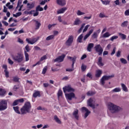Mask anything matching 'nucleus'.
<instances>
[{"label": "nucleus", "instance_id": "14", "mask_svg": "<svg viewBox=\"0 0 129 129\" xmlns=\"http://www.w3.org/2000/svg\"><path fill=\"white\" fill-rule=\"evenodd\" d=\"M56 3L58 6L64 7L66 5V1L65 0H56Z\"/></svg>", "mask_w": 129, "mask_h": 129}, {"label": "nucleus", "instance_id": "50", "mask_svg": "<svg viewBox=\"0 0 129 129\" xmlns=\"http://www.w3.org/2000/svg\"><path fill=\"white\" fill-rule=\"evenodd\" d=\"M110 36V34L109 32H106L103 34L104 38H108V37H109Z\"/></svg>", "mask_w": 129, "mask_h": 129}, {"label": "nucleus", "instance_id": "27", "mask_svg": "<svg viewBox=\"0 0 129 129\" xmlns=\"http://www.w3.org/2000/svg\"><path fill=\"white\" fill-rule=\"evenodd\" d=\"M33 97H34L35 98H36V97H37V96H38V97H41V94L40 93V91H36V92L33 94Z\"/></svg>", "mask_w": 129, "mask_h": 129}, {"label": "nucleus", "instance_id": "39", "mask_svg": "<svg viewBox=\"0 0 129 129\" xmlns=\"http://www.w3.org/2000/svg\"><path fill=\"white\" fill-rule=\"evenodd\" d=\"M87 94L88 96H92V95H94L95 93L93 91H90L87 92Z\"/></svg>", "mask_w": 129, "mask_h": 129}, {"label": "nucleus", "instance_id": "32", "mask_svg": "<svg viewBox=\"0 0 129 129\" xmlns=\"http://www.w3.org/2000/svg\"><path fill=\"white\" fill-rule=\"evenodd\" d=\"M127 25H128V21H124L122 24H121V26L122 28H125L127 26Z\"/></svg>", "mask_w": 129, "mask_h": 129}, {"label": "nucleus", "instance_id": "53", "mask_svg": "<svg viewBox=\"0 0 129 129\" xmlns=\"http://www.w3.org/2000/svg\"><path fill=\"white\" fill-rule=\"evenodd\" d=\"M115 51H116V47H114L113 49L112 52L111 53V56H113L114 54H115Z\"/></svg>", "mask_w": 129, "mask_h": 129}, {"label": "nucleus", "instance_id": "46", "mask_svg": "<svg viewBox=\"0 0 129 129\" xmlns=\"http://www.w3.org/2000/svg\"><path fill=\"white\" fill-rule=\"evenodd\" d=\"M62 94H63V92H62V90H59L57 93L58 97H60V96H62Z\"/></svg>", "mask_w": 129, "mask_h": 129}, {"label": "nucleus", "instance_id": "8", "mask_svg": "<svg viewBox=\"0 0 129 129\" xmlns=\"http://www.w3.org/2000/svg\"><path fill=\"white\" fill-rule=\"evenodd\" d=\"M62 89L64 93H66L67 91L68 92H74L75 91L74 89L72 88L70 86H66L63 87Z\"/></svg>", "mask_w": 129, "mask_h": 129}, {"label": "nucleus", "instance_id": "49", "mask_svg": "<svg viewBox=\"0 0 129 129\" xmlns=\"http://www.w3.org/2000/svg\"><path fill=\"white\" fill-rule=\"evenodd\" d=\"M19 104V101L18 100H16L14 101V102L12 104L13 106H16V105H18Z\"/></svg>", "mask_w": 129, "mask_h": 129}, {"label": "nucleus", "instance_id": "36", "mask_svg": "<svg viewBox=\"0 0 129 129\" xmlns=\"http://www.w3.org/2000/svg\"><path fill=\"white\" fill-rule=\"evenodd\" d=\"M13 81L14 82H19L20 78L19 77L16 76V77H13Z\"/></svg>", "mask_w": 129, "mask_h": 129}, {"label": "nucleus", "instance_id": "38", "mask_svg": "<svg viewBox=\"0 0 129 129\" xmlns=\"http://www.w3.org/2000/svg\"><path fill=\"white\" fill-rule=\"evenodd\" d=\"M101 1L103 5H105V6H107V5H109V3H110V1H103V0H101Z\"/></svg>", "mask_w": 129, "mask_h": 129}, {"label": "nucleus", "instance_id": "5", "mask_svg": "<svg viewBox=\"0 0 129 129\" xmlns=\"http://www.w3.org/2000/svg\"><path fill=\"white\" fill-rule=\"evenodd\" d=\"M114 77V75H112L111 76H106L105 75L102 77L100 80V83L101 85H104L105 84V81L109 80V79H111V78H113Z\"/></svg>", "mask_w": 129, "mask_h": 129}, {"label": "nucleus", "instance_id": "47", "mask_svg": "<svg viewBox=\"0 0 129 129\" xmlns=\"http://www.w3.org/2000/svg\"><path fill=\"white\" fill-rule=\"evenodd\" d=\"M20 88V86L18 85H15L13 87V90H14V91H17V90H18V89H19Z\"/></svg>", "mask_w": 129, "mask_h": 129}, {"label": "nucleus", "instance_id": "17", "mask_svg": "<svg viewBox=\"0 0 129 129\" xmlns=\"http://www.w3.org/2000/svg\"><path fill=\"white\" fill-rule=\"evenodd\" d=\"M101 74H102V71L101 70H98L96 71L95 77L99 78L101 76Z\"/></svg>", "mask_w": 129, "mask_h": 129}, {"label": "nucleus", "instance_id": "56", "mask_svg": "<svg viewBox=\"0 0 129 129\" xmlns=\"http://www.w3.org/2000/svg\"><path fill=\"white\" fill-rule=\"evenodd\" d=\"M117 38H118V36H113L112 37H111L110 40L111 41H113V40H115V39H117Z\"/></svg>", "mask_w": 129, "mask_h": 129}, {"label": "nucleus", "instance_id": "60", "mask_svg": "<svg viewBox=\"0 0 129 129\" xmlns=\"http://www.w3.org/2000/svg\"><path fill=\"white\" fill-rule=\"evenodd\" d=\"M18 43H20V44H24V41L21 39V38H19L18 39Z\"/></svg>", "mask_w": 129, "mask_h": 129}, {"label": "nucleus", "instance_id": "51", "mask_svg": "<svg viewBox=\"0 0 129 129\" xmlns=\"http://www.w3.org/2000/svg\"><path fill=\"white\" fill-rule=\"evenodd\" d=\"M78 16H82V15H85V13L82 12L80 10H78L77 12Z\"/></svg>", "mask_w": 129, "mask_h": 129}, {"label": "nucleus", "instance_id": "62", "mask_svg": "<svg viewBox=\"0 0 129 129\" xmlns=\"http://www.w3.org/2000/svg\"><path fill=\"white\" fill-rule=\"evenodd\" d=\"M2 23L3 24H4V25H5V26H9V23L7 22V21H2Z\"/></svg>", "mask_w": 129, "mask_h": 129}, {"label": "nucleus", "instance_id": "3", "mask_svg": "<svg viewBox=\"0 0 129 129\" xmlns=\"http://www.w3.org/2000/svg\"><path fill=\"white\" fill-rule=\"evenodd\" d=\"M12 59L18 62V63H21L24 60V55L22 53H18L15 55H12Z\"/></svg>", "mask_w": 129, "mask_h": 129}, {"label": "nucleus", "instance_id": "34", "mask_svg": "<svg viewBox=\"0 0 129 129\" xmlns=\"http://www.w3.org/2000/svg\"><path fill=\"white\" fill-rule=\"evenodd\" d=\"M84 27H85V23L83 24L80 29L78 30V33L79 34H80V33L82 32V30H83V28H84Z\"/></svg>", "mask_w": 129, "mask_h": 129}, {"label": "nucleus", "instance_id": "18", "mask_svg": "<svg viewBox=\"0 0 129 129\" xmlns=\"http://www.w3.org/2000/svg\"><path fill=\"white\" fill-rule=\"evenodd\" d=\"M26 42L28 43V44H31V45H33L37 42V39L34 38L31 41L28 38H26Z\"/></svg>", "mask_w": 129, "mask_h": 129}, {"label": "nucleus", "instance_id": "40", "mask_svg": "<svg viewBox=\"0 0 129 129\" xmlns=\"http://www.w3.org/2000/svg\"><path fill=\"white\" fill-rule=\"evenodd\" d=\"M121 89L119 88H116L112 90L113 92H120L121 91Z\"/></svg>", "mask_w": 129, "mask_h": 129}, {"label": "nucleus", "instance_id": "24", "mask_svg": "<svg viewBox=\"0 0 129 129\" xmlns=\"http://www.w3.org/2000/svg\"><path fill=\"white\" fill-rule=\"evenodd\" d=\"M35 7V3H33L32 4L28 3L27 4V8L29 9L28 11L29 10H32L33 8Z\"/></svg>", "mask_w": 129, "mask_h": 129}, {"label": "nucleus", "instance_id": "44", "mask_svg": "<svg viewBox=\"0 0 129 129\" xmlns=\"http://www.w3.org/2000/svg\"><path fill=\"white\" fill-rule=\"evenodd\" d=\"M98 35L97 34V32H94L93 35H92V38L93 39H96L97 38Z\"/></svg>", "mask_w": 129, "mask_h": 129}, {"label": "nucleus", "instance_id": "15", "mask_svg": "<svg viewBox=\"0 0 129 129\" xmlns=\"http://www.w3.org/2000/svg\"><path fill=\"white\" fill-rule=\"evenodd\" d=\"M93 101V100H92V99L90 98L88 101V105L90 107H92L93 109H95V105L92 104Z\"/></svg>", "mask_w": 129, "mask_h": 129}, {"label": "nucleus", "instance_id": "7", "mask_svg": "<svg viewBox=\"0 0 129 129\" xmlns=\"http://www.w3.org/2000/svg\"><path fill=\"white\" fill-rule=\"evenodd\" d=\"M65 95H66V97L69 100H72V98H75V99H77V98L75 97V94H74V93L65 94Z\"/></svg>", "mask_w": 129, "mask_h": 129}, {"label": "nucleus", "instance_id": "9", "mask_svg": "<svg viewBox=\"0 0 129 129\" xmlns=\"http://www.w3.org/2000/svg\"><path fill=\"white\" fill-rule=\"evenodd\" d=\"M66 57V55L62 54L61 55L57 57L56 58L54 59V62H58L60 63L61 62H63L64 61V58Z\"/></svg>", "mask_w": 129, "mask_h": 129}, {"label": "nucleus", "instance_id": "43", "mask_svg": "<svg viewBox=\"0 0 129 129\" xmlns=\"http://www.w3.org/2000/svg\"><path fill=\"white\" fill-rule=\"evenodd\" d=\"M25 13L26 15H33V13H35V10H31L29 12L25 11Z\"/></svg>", "mask_w": 129, "mask_h": 129}, {"label": "nucleus", "instance_id": "16", "mask_svg": "<svg viewBox=\"0 0 129 129\" xmlns=\"http://www.w3.org/2000/svg\"><path fill=\"white\" fill-rule=\"evenodd\" d=\"M53 119L56 123H58V124H62V121H61V120L59 119L57 115H54L53 116Z\"/></svg>", "mask_w": 129, "mask_h": 129}, {"label": "nucleus", "instance_id": "48", "mask_svg": "<svg viewBox=\"0 0 129 129\" xmlns=\"http://www.w3.org/2000/svg\"><path fill=\"white\" fill-rule=\"evenodd\" d=\"M25 49L26 50V52H30V51H31V48H30V46H29V45L28 44L25 46Z\"/></svg>", "mask_w": 129, "mask_h": 129}, {"label": "nucleus", "instance_id": "57", "mask_svg": "<svg viewBox=\"0 0 129 129\" xmlns=\"http://www.w3.org/2000/svg\"><path fill=\"white\" fill-rule=\"evenodd\" d=\"M87 77H89V78H90L91 79H92V75L90 73H88L87 74Z\"/></svg>", "mask_w": 129, "mask_h": 129}, {"label": "nucleus", "instance_id": "45", "mask_svg": "<svg viewBox=\"0 0 129 129\" xmlns=\"http://www.w3.org/2000/svg\"><path fill=\"white\" fill-rule=\"evenodd\" d=\"M20 16H22L21 12H18L16 13V14H13V17H15V18H18V17H20Z\"/></svg>", "mask_w": 129, "mask_h": 129}, {"label": "nucleus", "instance_id": "31", "mask_svg": "<svg viewBox=\"0 0 129 129\" xmlns=\"http://www.w3.org/2000/svg\"><path fill=\"white\" fill-rule=\"evenodd\" d=\"M121 86L123 91H125V92H127V88L126 87V86L124 85V84H122V83L121 84Z\"/></svg>", "mask_w": 129, "mask_h": 129}, {"label": "nucleus", "instance_id": "11", "mask_svg": "<svg viewBox=\"0 0 129 129\" xmlns=\"http://www.w3.org/2000/svg\"><path fill=\"white\" fill-rule=\"evenodd\" d=\"M33 22H34L35 26V30H39L40 29V27H41V22L38 21L36 19H33Z\"/></svg>", "mask_w": 129, "mask_h": 129}, {"label": "nucleus", "instance_id": "28", "mask_svg": "<svg viewBox=\"0 0 129 129\" xmlns=\"http://www.w3.org/2000/svg\"><path fill=\"white\" fill-rule=\"evenodd\" d=\"M82 39H83V34H81L77 39V42L79 43H82Z\"/></svg>", "mask_w": 129, "mask_h": 129}, {"label": "nucleus", "instance_id": "2", "mask_svg": "<svg viewBox=\"0 0 129 129\" xmlns=\"http://www.w3.org/2000/svg\"><path fill=\"white\" fill-rule=\"evenodd\" d=\"M108 109L111 113H115L118 112L120 110V107L111 103L109 102L108 103Z\"/></svg>", "mask_w": 129, "mask_h": 129}, {"label": "nucleus", "instance_id": "54", "mask_svg": "<svg viewBox=\"0 0 129 129\" xmlns=\"http://www.w3.org/2000/svg\"><path fill=\"white\" fill-rule=\"evenodd\" d=\"M66 71L68 72H72V71H74V67H72V69H67Z\"/></svg>", "mask_w": 129, "mask_h": 129}, {"label": "nucleus", "instance_id": "42", "mask_svg": "<svg viewBox=\"0 0 129 129\" xmlns=\"http://www.w3.org/2000/svg\"><path fill=\"white\" fill-rule=\"evenodd\" d=\"M6 94V91L3 89H0V95L3 96Z\"/></svg>", "mask_w": 129, "mask_h": 129}, {"label": "nucleus", "instance_id": "19", "mask_svg": "<svg viewBox=\"0 0 129 129\" xmlns=\"http://www.w3.org/2000/svg\"><path fill=\"white\" fill-rule=\"evenodd\" d=\"M68 59H70V60L72 61V67H74V64H75V62H76V57L68 56Z\"/></svg>", "mask_w": 129, "mask_h": 129}, {"label": "nucleus", "instance_id": "13", "mask_svg": "<svg viewBox=\"0 0 129 129\" xmlns=\"http://www.w3.org/2000/svg\"><path fill=\"white\" fill-rule=\"evenodd\" d=\"M78 109L75 110V111L73 112V116L77 120H79V115L78 114Z\"/></svg>", "mask_w": 129, "mask_h": 129}, {"label": "nucleus", "instance_id": "52", "mask_svg": "<svg viewBox=\"0 0 129 129\" xmlns=\"http://www.w3.org/2000/svg\"><path fill=\"white\" fill-rule=\"evenodd\" d=\"M89 25H87L85 27V28L84 29L83 31V33H85L87 30H88V28H89Z\"/></svg>", "mask_w": 129, "mask_h": 129}, {"label": "nucleus", "instance_id": "55", "mask_svg": "<svg viewBox=\"0 0 129 129\" xmlns=\"http://www.w3.org/2000/svg\"><path fill=\"white\" fill-rule=\"evenodd\" d=\"M4 72H5V76L7 78H9V71L8 70H4Z\"/></svg>", "mask_w": 129, "mask_h": 129}, {"label": "nucleus", "instance_id": "30", "mask_svg": "<svg viewBox=\"0 0 129 129\" xmlns=\"http://www.w3.org/2000/svg\"><path fill=\"white\" fill-rule=\"evenodd\" d=\"M43 11H44V9L40 5H38L36 8V12H43Z\"/></svg>", "mask_w": 129, "mask_h": 129}, {"label": "nucleus", "instance_id": "29", "mask_svg": "<svg viewBox=\"0 0 129 129\" xmlns=\"http://www.w3.org/2000/svg\"><path fill=\"white\" fill-rule=\"evenodd\" d=\"M118 35L120 36V38L122 39V40H125V39H126V35H125V34H123L121 33H119Z\"/></svg>", "mask_w": 129, "mask_h": 129}, {"label": "nucleus", "instance_id": "41", "mask_svg": "<svg viewBox=\"0 0 129 129\" xmlns=\"http://www.w3.org/2000/svg\"><path fill=\"white\" fill-rule=\"evenodd\" d=\"M86 68H87V67L86 66H85V64H82L81 70L83 72H84V71H85V70H86Z\"/></svg>", "mask_w": 129, "mask_h": 129}, {"label": "nucleus", "instance_id": "4", "mask_svg": "<svg viewBox=\"0 0 129 129\" xmlns=\"http://www.w3.org/2000/svg\"><path fill=\"white\" fill-rule=\"evenodd\" d=\"M8 108V100H2L0 101V111L6 110Z\"/></svg>", "mask_w": 129, "mask_h": 129}, {"label": "nucleus", "instance_id": "33", "mask_svg": "<svg viewBox=\"0 0 129 129\" xmlns=\"http://www.w3.org/2000/svg\"><path fill=\"white\" fill-rule=\"evenodd\" d=\"M54 37H55V35H50L46 38V41H50V40H52V39H54Z\"/></svg>", "mask_w": 129, "mask_h": 129}, {"label": "nucleus", "instance_id": "59", "mask_svg": "<svg viewBox=\"0 0 129 129\" xmlns=\"http://www.w3.org/2000/svg\"><path fill=\"white\" fill-rule=\"evenodd\" d=\"M8 62L11 65H13V64H14V61H13L11 58H8Z\"/></svg>", "mask_w": 129, "mask_h": 129}, {"label": "nucleus", "instance_id": "25", "mask_svg": "<svg viewBox=\"0 0 129 129\" xmlns=\"http://www.w3.org/2000/svg\"><path fill=\"white\" fill-rule=\"evenodd\" d=\"M81 23V21L79 20V18H77L74 22V26H79Z\"/></svg>", "mask_w": 129, "mask_h": 129}, {"label": "nucleus", "instance_id": "26", "mask_svg": "<svg viewBox=\"0 0 129 129\" xmlns=\"http://www.w3.org/2000/svg\"><path fill=\"white\" fill-rule=\"evenodd\" d=\"M19 107L18 106L13 107V109L16 113H18V114H22V113H21V112H20V110H19Z\"/></svg>", "mask_w": 129, "mask_h": 129}, {"label": "nucleus", "instance_id": "64", "mask_svg": "<svg viewBox=\"0 0 129 129\" xmlns=\"http://www.w3.org/2000/svg\"><path fill=\"white\" fill-rule=\"evenodd\" d=\"M47 58V56L44 55L43 56L41 57L40 59V61H43V60H45V59Z\"/></svg>", "mask_w": 129, "mask_h": 129}, {"label": "nucleus", "instance_id": "61", "mask_svg": "<svg viewBox=\"0 0 129 129\" xmlns=\"http://www.w3.org/2000/svg\"><path fill=\"white\" fill-rule=\"evenodd\" d=\"M46 72H47V68H44L43 70H42V73L43 74H45Z\"/></svg>", "mask_w": 129, "mask_h": 129}, {"label": "nucleus", "instance_id": "12", "mask_svg": "<svg viewBox=\"0 0 129 129\" xmlns=\"http://www.w3.org/2000/svg\"><path fill=\"white\" fill-rule=\"evenodd\" d=\"M73 42V36H70L67 41L66 42V45L67 46H70L71 44Z\"/></svg>", "mask_w": 129, "mask_h": 129}, {"label": "nucleus", "instance_id": "35", "mask_svg": "<svg viewBox=\"0 0 129 129\" xmlns=\"http://www.w3.org/2000/svg\"><path fill=\"white\" fill-rule=\"evenodd\" d=\"M120 61L121 63H122V64H127V61L126 60V59L123 58H120Z\"/></svg>", "mask_w": 129, "mask_h": 129}, {"label": "nucleus", "instance_id": "23", "mask_svg": "<svg viewBox=\"0 0 129 129\" xmlns=\"http://www.w3.org/2000/svg\"><path fill=\"white\" fill-rule=\"evenodd\" d=\"M67 10V8L64 7L60 9L59 10L57 11V13L58 14H64L65 13V11Z\"/></svg>", "mask_w": 129, "mask_h": 129}, {"label": "nucleus", "instance_id": "1", "mask_svg": "<svg viewBox=\"0 0 129 129\" xmlns=\"http://www.w3.org/2000/svg\"><path fill=\"white\" fill-rule=\"evenodd\" d=\"M32 108V105L30 102H26L24 105L21 108V114H27L30 113V111Z\"/></svg>", "mask_w": 129, "mask_h": 129}, {"label": "nucleus", "instance_id": "6", "mask_svg": "<svg viewBox=\"0 0 129 129\" xmlns=\"http://www.w3.org/2000/svg\"><path fill=\"white\" fill-rule=\"evenodd\" d=\"M95 50L96 52L98 53V55H102V52H103V49L100 45V44H97L95 46Z\"/></svg>", "mask_w": 129, "mask_h": 129}, {"label": "nucleus", "instance_id": "58", "mask_svg": "<svg viewBox=\"0 0 129 129\" xmlns=\"http://www.w3.org/2000/svg\"><path fill=\"white\" fill-rule=\"evenodd\" d=\"M22 2L23 1L22 0L18 1L17 8H18V7H20V5H22Z\"/></svg>", "mask_w": 129, "mask_h": 129}, {"label": "nucleus", "instance_id": "21", "mask_svg": "<svg viewBox=\"0 0 129 129\" xmlns=\"http://www.w3.org/2000/svg\"><path fill=\"white\" fill-rule=\"evenodd\" d=\"M92 33H93V29H91L88 33H87L84 37V41H85L87 39V38H88V37H89V36H90V35H91Z\"/></svg>", "mask_w": 129, "mask_h": 129}, {"label": "nucleus", "instance_id": "20", "mask_svg": "<svg viewBox=\"0 0 129 129\" xmlns=\"http://www.w3.org/2000/svg\"><path fill=\"white\" fill-rule=\"evenodd\" d=\"M97 64L98 66H99L100 67H102V66L104 65V63H103L102 62V57H99Z\"/></svg>", "mask_w": 129, "mask_h": 129}, {"label": "nucleus", "instance_id": "37", "mask_svg": "<svg viewBox=\"0 0 129 129\" xmlns=\"http://www.w3.org/2000/svg\"><path fill=\"white\" fill-rule=\"evenodd\" d=\"M24 54H25V56L26 61H29V54H28L27 53V51H24Z\"/></svg>", "mask_w": 129, "mask_h": 129}, {"label": "nucleus", "instance_id": "63", "mask_svg": "<svg viewBox=\"0 0 129 129\" xmlns=\"http://www.w3.org/2000/svg\"><path fill=\"white\" fill-rule=\"evenodd\" d=\"M124 15L125 16H129V9L125 11Z\"/></svg>", "mask_w": 129, "mask_h": 129}, {"label": "nucleus", "instance_id": "22", "mask_svg": "<svg viewBox=\"0 0 129 129\" xmlns=\"http://www.w3.org/2000/svg\"><path fill=\"white\" fill-rule=\"evenodd\" d=\"M94 47V44L93 43H89L88 45L87 50L88 52H91V49Z\"/></svg>", "mask_w": 129, "mask_h": 129}, {"label": "nucleus", "instance_id": "10", "mask_svg": "<svg viewBox=\"0 0 129 129\" xmlns=\"http://www.w3.org/2000/svg\"><path fill=\"white\" fill-rule=\"evenodd\" d=\"M84 111H86V113H85L84 118H86L87 116H88V115L90 114L91 112H90V111H89V110H88V109H87L85 107H82V111H83V112H84Z\"/></svg>", "mask_w": 129, "mask_h": 129}]
</instances>
